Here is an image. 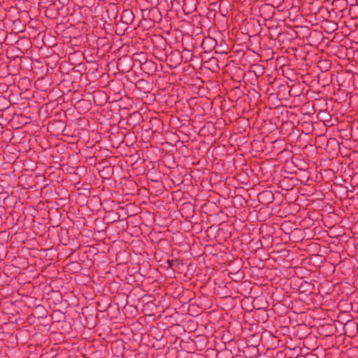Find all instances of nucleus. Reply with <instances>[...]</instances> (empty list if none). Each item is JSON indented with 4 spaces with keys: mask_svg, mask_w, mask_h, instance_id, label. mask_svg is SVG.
Segmentation results:
<instances>
[{
    "mask_svg": "<svg viewBox=\"0 0 358 358\" xmlns=\"http://www.w3.org/2000/svg\"><path fill=\"white\" fill-rule=\"evenodd\" d=\"M278 92L281 103L282 101H288L292 98L290 103L294 106H298L301 103L306 101V95L302 91H278Z\"/></svg>",
    "mask_w": 358,
    "mask_h": 358,
    "instance_id": "f257e3e1",
    "label": "nucleus"
},
{
    "mask_svg": "<svg viewBox=\"0 0 358 358\" xmlns=\"http://www.w3.org/2000/svg\"><path fill=\"white\" fill-rule=\"evenodd\" d=\"M331 99L337 103H345L348 101V104L351 106H355L358 102V96L357 94H352V92L347 93L346 91H333Z\"/></svg>",
    "mask_w": 358,
    "mask_h": 358,
    "instance_id": "f03ea898",
    "label": "nucleus"
},
{
    "mask_svg": "<svg viewBox=\"0 0 358 358\" xmlns=\"http://www.w3.org/2000/svg\"><path fill=\"white\" fill-rule=\"evenodd\" d=\"M92 96L96 105L103 106L108 102V93L106 91H93Z\"/></svg>",
    "mask_w": 358,
    "mask_h": 358,
    "instance_id": "7ed1b4c3",
    "label": "nucleus"
},
{
    "mask_svg": "<svg viewBox=\"0 0 358 358\" xmlns=\"http://www.w3.org/2000/svg\"><path fill=\"white\" fill-rule=\"evenodd\" d=\"M20 91H12L10 94H9V99L7 100L6 97L3 96H0V102H2L3 105V109L7 108V106L9 103H20Z\"/></svg>",
    "mask_w": 358,
    "mask_h": 358,
    "instance_id": "20e7f679",
    "label": "nucleus"
},
{
    "mask_svg": "<svg viewBox=\"0 0 358 358\" xmlns=\"http://www.w3.org/2000/svg\"><path fill=\"white\" fill-rule=\"evenodd\" d=\"M268 100L273 107H278L281 103L278 91H277L276 92L270 93L268 95Z\"/></svg>",
    "mask_w": 358,
    "mask_h": 358,
    "instance_id": "39448f33",
    "label": "nucleus"
},
{
    "mask_svg": "<svg viewBox=\"0 0 358 358\" xmlns=\"http://www.w3.org/2000/svg\"><path fill=\"white\" fill-rule=\"evenodd\" d=\"M108 102H117L119 101H122L123 99L122 95L121 94V91L115 93V91H108Z\"/></svg>",
    "mask_w": 358,
    "mask_h": 358,
    "instance_id": "423d86ee",
    "label": "nucleus"
},
{
    "mask_svg": "<svg viewBox=\"0 0 358 358\" xmlns=\"http://www.w3.org/2000/svg\"><path fill=\"white\" fill-rule=\"evenodd\" d=\"M32 95V91H20V103H24L23 102H21L24 99H29V96Z\"/></svg>",
    "mask_w": 358,
    "mask_h": 358,
    "instance_id": "0eeeda50",
    "label": "nucleus"
},
{
    "mask_svg": "<svg viewBox=\"0 0 358 358\" xmlns=\"http://www.w3.org/2000/svg\"><path fill=\"white\" fill-rule=\"evenodd\" d=\"M166 263L168 264V267L170 268H172L173 266L176 264H179V260L175 259V260H167Z\"/></svg>",
    "mask_w": 358,
    "mask_h": 358,
    "instance_id": "6e6552de",
    "label": "nucleus"
},
{
    "mask_svg": "<svg viewBox=\"0 0 358 358\" xmlns=\"http://www.w3.org/2000/svg\"><path fill=\"white\" fill-rule=\"evenodd\" d=\"M76 92H77V91H73V95H74V96H73V97H72V100H71V101H72V102H73V101H75V103H76V104H78V103H81L82 101H85V100H83V99H78L77 96H76Z\"/></svg>",
    "mask_w": 358,
    "mask_h": 358,
    "instance_id": "1a4fd4ad",
    "label": "nucleus"
},
{
    "mask_svg": "<svg viewBox=\"0 0 358 358\" xmlns=\"http://www.w3.org/2000/svg\"><path fill=\"white\" fill-rule=\"evenodd\" d=\"M123 15L124 16H126V15H129V16L131 17H130V20H133V17H132V13L130 10H125L123 13Z\"/></svg>",
    "mask_w": 358,
    "mask_h": 358,
    "instance_id": "9d476101",
    "label": "nucleus"
},
{
    "mask_svg": "<svg viewBox=\"0 0 358 358\" xmlns=\"http://www.w3.org/2000/svg\"><path fill=\"white\" fill-rule=\"evenodd\" d=\"M247 94H245V95H248V93L250 92V91H247ZM241 94H243L245 95V93H244V91H240L239 92V94H238V98L241 96Z\"/></svg>",
    "mask_w": 358,
    "mask_h": 358,
    "instance_id": "9b49d317",
    "label": "nucleus"
},
{
    "mask_svg": "<svg viewBox=\"0 0 358 358\" xmlns=\"http://www.w3.org/2000/svg\"><path fill=\"white\" fill-rule=\"evenodd\" d=\"M234 92V91L230 90V91H228V92H227V96H228V98H229V99H231V95L229 94V92Z\"/></svg>",
    "mask_w": 358,
    "mask_h": 358,
    "instance_id": "f8f14e48",
    "label": "nucleus"
},
{
    "mask_svg": "<svg viewBox=\"0 0 358 358\" xmlns=\"http://www.w3.org/2000/svg\"><path fill=\"white\" fill-rule=\"evenodd\" d=\"M153 95L155 96V99L156 100L157 98V96H159V93H157V94H153Z\"/></svg>",
    "mask_w": 358,
    "mask_h": 358,
    "instance_id": "ddd939ff",
    "label": "nucleus"
},
{
    "mask_svg": "<svg viewBox=\"0 0 358 358\" xmlns=\"http://www.w3.org/2000/svg\"><path fill=\"white\" fill-rule=\"evenodd\" d=\"M124 96L126 97L127 99H128V100L129 99V98L127 97V96L126 94H124Z\"/></svg>",
    "mask_w": 358,
    "mask_h": 358,
    "instance_id": "4468645a",
    "label": "nucleus"
},
{
    "mask_svg": "<svg viewBox=\"0 0 358 358\" xmlns=\"http://www.w3.org/2000/svg\"><path fill=\"white\" fill-rule=\"evenodd\" d=\"M159 101L164 102V101H166V100H162V101H160V99H159Z\"/></svg>",
    "mask_w": 358,
    "mask_h": 358,
    "instance_id": "2eb2a0df",
    "label": "nucleus"
}]
</instances>
